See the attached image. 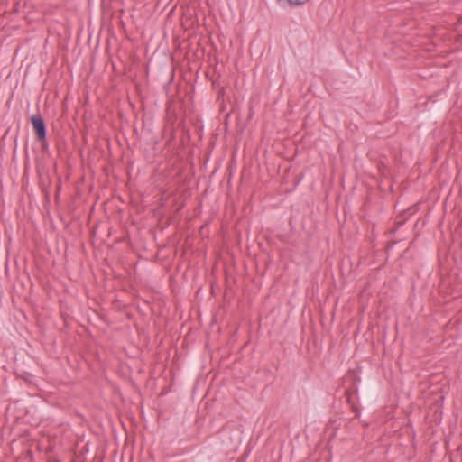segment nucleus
Returning <instances> with one entry per match:
<instances>
[{
  "label": "nucleus",
  "instance_id": "7ed1b4c3",
  "mask_svg": "<svg viewBox=\"0 0 462 462\" xmlns=\"http://www.w3.org/2000/svg\"><path fill=\"white\" fill-rule=\"evenodd\" d=\"M39 142L41 143L42 150V151H47L48 150V143H47L46 137H44L43 141H39Z\"/></svg>",
  "mask_w": 462,
  "mask_h": 462
},
{
  "label": "nucleus",
  "instance_id": "f257e3e1",
  "mask_svg": "<svg viewBox=\"0 0 462 462\" xmlns=\"http://www.w3.org/2000/svg\"><path fill=\"white\" fill-rule=\"evenodd\" d=\"M30 120L32 124L33 131L36 134L37 140L43 141L44 137H46V125L42 116L40 113H37L32 115L30 117Z\"/></svg>",
  "mask_w": 462,
  "mask_h": 462
},
{
  "label": "nucleus",
  "instance_id": "f03ea898",
  "mask_svg": "<svg viewBox=\"0 0 462 462\" xmlns=\"http://www.w3.org/2000/svg\"><path fill=\"white\" fill-rule=\"evenodd\" d=\"M309 0H288L289 5H302L306 4Z\"/></svg>",
  "mask_w": 462,
  "mask_h": 462
}]
</instances>
